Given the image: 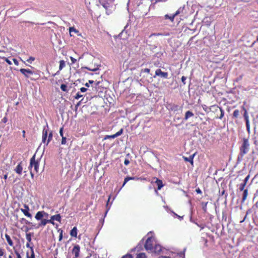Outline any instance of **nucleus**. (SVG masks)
Here are the masks:
<instances>
[{
	"instance_id": "10",
	"label": "nucleus",
	"mask_w": 258,
	"mask_h": 258,
	"mask_svg": "<svg viewBox=\"0 0 258 258\" xmlns=\"http://www.w3.org/2000/svg\"><path fill=\"white\" fill-rule=\"evenodd\" d=\"M80 251V246L79 245H75L72 250V252L75 255L76 257H78L79 256Z\"/></svg>"
},
{
	"instance_id": "64",
	"label": "nucleus",
	"mask_w": 258,
	"mask_h": 258,
	"mask_svg": "<svg viewBox=\"0 0 258 258\" xmlns=\"http://www.w3.org/2000/svg\"><path fill=\"white\" fill-rule=\"evenodd\" d=\"M94 83V81L93 80H89L88 83L89 84H92Z\"/></svg>"
},
{
	"instance_id": "63",
	"label": "nucleus",
	"mask_w": 258,
	"mask_h": 258,
	"mask_svg": "<svg viewBox=\"0 0 258 258\" xmlns=\"http://www.w3.org/2000/svg\"><path fill=\"white\" fill-rule=\"evenodd\" d=\"M7 178H8V175L6 174H5V175H4V178L5 179H7Z\"/></svg>"
},
{
	"instance_id": "60",
	"label": "nucleus",
	"mask_w": 258,
	"mask_h": 258,
	"mask_svg": "<svg viewBox=\"0 0 258 258\" xmlns=\"http://www.w3.org/2000/svg\"><path fill=\"white\" fill-rule=\"evenodd\" d=\"M26 246L27 247L30 248V249H31V247H33L32 246H30L29 242L27 243Z\"/></svg>"
},
{
	"instance_id": "54",
	"label": "nucleus",
	"mask_w": 258,
	"mask_h": 258,
	"mask_svg": "<svg viewBox=\"0 0 258 258\" xmlns=\"http://www.w3.org/2000/svg\"><path fill=\"white\" fill-rule=\"evenodd\" d=\"M174 215H175L176 217H177L180 220H181L183 219V217H181L177 214H175V213H173Z\"/></svg>"
},
{
	"instance_id": "32",
	"label": "nucleus",
	"mask_w": 258,
	"mask_h": 258,
	"mask_svg": "<svg viewBox=\"0 0 258 258\" xmlns=\"http://www.w3.org/2000/svg\"><path fill=\"white\" fill-rule=\"evenodd\" d=\"M219 109L220 110V116L219 117V119H222V117L224 116V110L222 109V108H219Z\"/></svg>"
},
{
	"instance_id": "47",
	"label": "nucleus",
	"mask_w": 258,
	"mask_h": 258,
	"mask_svg": "<svg viewBox=\"0 0 258 258\" xmlns=\"http://www.w3.org/2000/svg\"><path fill=\"white\" fill-rule=\"evenodd\" d=\"M87 90V89L85 87H82L80 88V91L81 92H85Z\"/></svg>"
},
{
	"instance_id": "44",
	"label": "nucleus",
	"mask_w": 258,
	"mask_h": 258,
	"mask_svg": "<svg viewBox=\"0 0 258 258\" xmlns=\"http://www.w3.org/2000/svg\"><path fill=\"white\" fill-rule=\"evenodd\" d=\"M186 79V77H185V76H182V78H181V81L183 83V84L184 85L185 84V80Z\"/></svg>"
},
{
	"instance_id": "40",
	"label": "nucleus",
	"mask_w": 258,
	"mask_h": 258,
	"mask_svg": "<svg viewBox=\"0 0 258 258\" xmlns=\"http://www.w3.org/2000/svg\"><path fill=\"white\" fill-rule=\"evenodd\" d=\"M86 69H88V70H90V71H96L97 70H98V67L95 68H90V67H87Z\"/></svg>"
},
{
	"instance_id": "23",
	"label": "nucleus",
	"mask_w": 258,
	"mask_h": 258,
	"mask_svg": "<svg viewBox=\"0 0 258 258\" xmlns=\"http://www.w3.org/2000/svg\"><path fill=\"white\" fill-rule=\"evenodd\" d=\"M31 256H29L28 252H27V258H35V255H34V252L33 247H31Z\"/></svg>"
},
{
	"instance_id": "50",
	"label": "nucleus",
	"mask_w": 258,
	"mask_h": 258,
	"mask_svg": "<svg viewBox=\"0 0 258 258\" xmlns=\"http://www.w3.org/2000/svg\"><path fill=\"white\" fill-rule=\"evenodd\" d=\"M59 134H60V135L61 136V137H63V128L62 127L60 128Z\"/></svg>"
},
{
	"instance_id": "38",
	"label": "nucleus",
	"mask_w": 258,
	"mask_h": 258,
	"mask_svg": "<svg viewBox=\"0 0 258 258\" xmlns=\"http://www.w3.org/2000/svg\"><path fill=\"white\" fill-rule=\"evenodd\" d=\"M69 30H70V34L72 32H78V31L75 29L74 28V27H70L69 28Z\"/></svg>"
},
{
	"instance_id": "42",
	"label": "nucleus",
	"mask_w": 258,
	"mask_h": 258,
	"mask_svg": "<svg viewBox=\"0 0 258 258\" xmlns=\"http://www.w3.org/2000/svg\"><path fill=\"white\" fill-rule=\"evenodd\" d=\"M170 35V33L169 32H164L162 33V36H169Z\"/></svg>"
},
{
	"instance_id": "26",
	"label": "nucleus",
	"mask_w": 258,
	"mask_h": 258,
	"mask_svg": "<svg viewBox=\"0 0 258 258\" xmlns=\"http://www.w3.org/2000/svg\"><path fill=\"white\" fill-rule=\"evenodd\" d=\"M68 87L65 84H61L60 85V89H61L62 91H64V92H68Z\"/></svg>"
},
{
	"instance_id": "33",
	"label": "nucleus",
	"mask_w": 258,
	"mask_h": 258,
	"mask_svg": "<svg viewBox=\"0 0 258 258\" xmlns=\"http://www.w3.org/2000/svg\"><path fill=\"white\" fill-rule=\"evenodd\" d=\"M245 185V182L242 183L240 184L239 188L240 191H242L244 190Z\"/></svg>"
},
{
	"instance_id": "52",
	"label": "nucleus",
	"mask_w": 258,
	"mask_h": 258,
	"mask_svg": "<svg viewBox=\"0 0 258 258\" xmlns=\"http://www.w3.org/2000/svg\"><path fill=\"white\" fill-rule=\"evenodd\" d=\"M150 71V70L148 68H146L143 70V72L145 73H149Z\"/></svg>"
},
{
	"instance_id": "43",
	"label": "nucleus",
	"mask_w": 258,
	"mask_h": 258,
	"mask_svg": "<svg viewBox=\"0 0 258 258\" xmlns=\"http://www.w3.org/2000/svg\"><path fill=\"white\" fill-rule=\"evenodd\" d=\"M60 230H58L59 231ZM62 239V230H60L59 236V241H61Z\"/></svg>"
},
{
	"instance_id": "57",
	"label": "nucleus",
	"mask_w": 258,
	"mask_h": 258,
	"mask_svg": "<svg viewBox=\"0 0 258 258\" xmlns=\"http://www.w3.org/2000/svg\"><path fill=\"white\" fill-rule=\"evenodd\" d=\"M248 179H249V175L247 176L245 178V179H244V182H245V184H246V182L247 181V180H248Z\"/></svg>"
},
{
	"instance_id": "16",
	"label": "nucleus",
	"mask_w": 258,
	"mask_h": 258,
	"mask_svg": "<svg viewBox=\"0 0 258 258\" xmlns=\"http://www.w3.org/2000/svg\"><path fill=\"white\" fill-rule=\"evenodd\" d=\"M194 116V113L190 111H187L185 112V117L184 118V120H187L189 117Z\"/></svg>"
},
{
	"instance_id": "25",
	"label": "nucleus",
	"mask_w": 258,
	"mask_h": 258,
	"mask_svg": "<svg viewBox=\"0 0 258 258\" xmlns=\"http://www.w3.org/2000/svg\"><path fill=\"white\" fill-rule=\"evenodd\" d=\"M184 7H180L178 10L176 12V13L174 14V15L176 16L178 15H179V14H180L182 12L183 9H184Z\"/></svg>"
},
{
	"instance_id": "22",
	"label": "nucleus",
	"mask_w": 258,
	"mask_h": 258,
	"mask_svg": "<svg viewBox=\"0 0 258 258\" xmlns=\"http://www.w3.org/2000/svg\"><path fill=\"white\" fill-rule=\"evenodd\" d=\"M66 66L65 61L63 60H61L59 61V70H61Z\"/></svg>"
},
{
	"instance_id": "59",
	"label": "nucleus",
	"mask_w": 258,
	"mask_h": 258,
	"mask_svg": "<svg viewBox=\"0 0 258 258\" xmlns=\"http://www.w3.org/2000/svg\"><path fill=\"white\" fill-rule=\"evenodd\" d=\"M196 192L198 193V194H202V191L201 190V189L200 188H198L196 189Z\"/></svg>"
},
{
	"instance_id": "41",
	"label": "nucleus",
	"mask_w": 258,
	"mask_h": 258,
	"mask_svg": "<svg viewBox=\"0 0 258 258\" xmlns=\"http://www.w3.org/2000/svg\"><path fill=\"white\" fill-rule=\"evenodd\" d=\"M61 143L62 145H65L66 144V137H62Z\"/></svg>"
},
{
	"instance_id": "9",
	"label": "nucleus",
	"mask_w": 258,
	"mask_h": 258,
	"mask_svg": "<svg viewBox=\"0 0 258 258\" xmlns=\"http://www.w3.org/2000/svg\"><path fill=\"white\" fill-rule=\"evenodd\" d=\"M123 132V129H120L118 132H117L116 134L113 135H106L104 138V140H107L109 139H114L119 136H120Z\"/></svg>"
},
{
	"instance_id": "8",
	"label": "nucleus",
	"mask_w": 258,
	"mask_h": 258,
	"mask_svg": "<svg viewBox=\"0 0 258 258\" xmlns=\"http://www.w3.org/2000/svg\"><path fill=\"white\" fill-rule=\"evenodd\" d=\"M113 1L114 0H99V3L105 9H107Z\"/></svg>"
},
{
	"instance_id": "18",
	"label": "nucleus",
	"mask_w": 258,
	"mask_h": 258,
	"mask_svg": "<svg viewBox=\"0 0 258 258\" xmlns=\"http://www.w3.org/2000/svg\"><path fill=\"white\" fill-rule=\"evenodd\" d=\"M5 237H6V238L7 241L8 243H9V244L10 246H13V242L10 236L9 235H8L7 234H6Z\"/></svg>"
},
{
	"instance_id": "58",
	"label": "nucleus",
	"mask_w": 258,
	"mask_h": 258,
	"mask_svg": "<svg viewBox=\"0 0 258 258\" xmlns=\"http://www.w3.org/2000/svg\"><path fill=\"white\" fill-rule=\"evenodd\" d=\"M29 169H30V170L31 175L33 177L34 176V173H33L34 171H33L32 169H31L30 168H29Z\"/></svg>"
},
{
	"instance_id": "7",
	"label": "nucleus",
	"mask_w": 258,
	"mask_h": 258,
	"mask_svg": "<svg viewBox=\"0 0 258 258\" xmlns=\"http://www.w3.org/2000/svg\"><path fill=\"white\" fill-rule=\"evenodd\" d=\"M24 209H21V212L27 217L30 218V219H32V215L29 212V208L28 205L25 204L24 205Z\"/></svg>"
},
{
	"instance_id": "39",
	"label": "nucleus",
	"mask_w": 258,
	"mask_h": 258,
	"mask_svg": "<svg viewBox=\"0 0 258 258\" xmlns=\"http://www.w3.org/2000/svg\"><path fill=\"white\" fill-rule=\"evenodd\" d=\"M15 253L16 254L17 258H22L20 254L17 249H15Z\"/></svg>"
},
{
	"instance_id": "28",
	"label": "nucleus",
	"mask_w": 258,
	"mask_h": 258,
	"mask_svg": "<svg viewBox=\"0 0 258 258\" xmlns=\"http://www.w3.org/2000/svg\"><path fill=\"white\" fill-rule=\"evenodd\" d=\"M247 196V190L245 189V190H244L243 193V197H242V201L243 202L245 200V199H246Z\"/></svg>"
},
{
	"instance_id": "45",
	"label": "nucleus",
	"mask_w": 258,
	"mask_h": 258,
	"mask_svg": "<svg viewBox=\"0 0 258 258\" xmlns=\"http://www.w3.org/2000/svg\"><path fill=\"white\" fill-rule=\"evenodd\" d=\"M122 258H133L132 255L127 254L122 257Z\"/></svg>"
},
{
	"instance_id": "17",
	"label": "nucleus",
	"mask_w": 258,
	"mask_h": 258,
	"mask_svg": "<svg viewBox=\"0 0 258 258\" xmlns=\"http://www.w3.org/2000/svg\"><path fill=\"white\" fill-rule=\"evenodd\" d=\"M70 235L72 237H76L77 236V228L76 227H74L70 232Z\"/></svg>"
},
{
	"instance_id": "11",
	"label": "nucleus",
	"mask_w": 258,
	"mask_h": 258,
	"mask_svg": "<svg viewBox=\"0 0 258 258\" xmlns=\"http://www.w3.org/2000/svg\"><path fill=\"white\" fill-rule=\"evenodd\" d=\"M40 222L35 227L36 228H38L40 227H44L47 223H49V222H50V221H49L48 219L43 218L40 219Z\"/></svg>"
},
{
	"instance_id": "14",
	"label": "nucleus",
	"mask_w": 258,
	"mask_h": 258,
	"mask_svg": "<svg viewBox=\"0 0 258 258\" xmlns=\"http://www.w3.org/2000/svg\"><path fill=\"white\" fill-rule=\"evenodd\" d=\"M162 250V247L159 244H155L154 247H153V250H152L150 252L155 253L157 254H159L160 252Z\"/></svg>"
},
{
	"instance_id": "31",
	"label": "nucleus",
	"mask_w": 258,
	"mask_h": 258,
	"mask_svg": "<svg viewBox=\"0 0 258 258\" xmlns=\"http://www.w3.org/2000/svg\"><path fill=\"white\" fill-rule=\"evenodd\" d=\"M184 158L186 161L190 162L191 164H193V156L192 157L190 156L189 158L184 157Z\"/></svg>"
},
{
	"instance_id": "12",
	"label": "nucleus",
	"mask_w": 258,
	"mask_h": 258,
	"mask_svg": "<svg viewBox=\"0 0 258 258\" xmlns=\"http://www.w3.org/2000/svg\"><path fill=\"white\" fill-rule=\"evenodd\" d=\"M20 71L27 78H28L30 75L33 74V72L29 69H21Z\"/></svg>"
},
{
	"instance_id": "49",
	"label": "nucleus",
	"mask_w": 258,
	"mask_h": 258,
	"mask_svg": "<svg viewBox=\"0 0 258 258\" xmlns=\"http://www.w3.org/2000/svg\"><path fill=\"white\" fill-rule=\"evenodd\" d=\"M22 220L24 221H25V223H26V224H32V223H31L30 222H29V221H28L26 220L25 219H24V218H23V219H22Z\"/></svg>"
},
{
	"instance_id": "48",
	"label": "nucleus",
	"mask_w": 258,
	"mask_h": 258,
	"mask_svg": "<svg viewBox=\"0 0 258 258\" xmlns=\"http://www.w3.org/2000/svg\"><path fill=\"white\" fill-rule=\"evenodd\" d=\"M130 163V161L128 159H125V160H124V164L125 165H128V164Z\"/></svg>"
},
{
	"instance_id": "36",
	"label": "nucleus",
	"mask_w": 258,
	"mask_h": 258,
	"mask_svg": "<svg viewBox=\"0 0 258 258\" xmlns=\"http://www.w3.org/2000/svg\"><path fill=\"white\" fill-rule=\"evenodd\" d=\"M34 60H35V58L31 56V57H30L29 58H28L27 60V61L30 63H31Z\"/></svg>"
},
{
	"instance_id": "56",
	"label": "nucleus",
	"mask_w": 258,
	"mask_h": 258,
	"mask_svg": "<svg viewBox=\"0 0 258 258\" xmlns=\"http://www.w3.org/2000/svg\"><path fill=\"white\" fill-rule=\"evenodd\" d=\"M154 35L156 36H162V33H155V34H154Z\"/></svg>"
},
{
	"instance_id": "35",
	"label": "nucleus",
	"mask_w": 258,
	"mask_h": 258,
	"mask_svg": "<svg viewBox=\"0 0 258 258\" xmlns=\"http://www.w3.org/2000/svg\"><path fill=\"white\" fill-rule=\"evenodd\" d=\"M244 119L245 120V121H247V120H249V119H248V114H247V111H246V110H245V111H244Z\"/></svg>"
},
{
	"instance_id": "13",
	"label": "nucleus",
	"mask_w": 258,
	"mask_h": 258,
	"mask_svg": "<svg viewBox=\"0 0 258 258\" xmlns=\"http://www.w3.org/2000/svg\"><path fill=\"white\" fill-rule=\"evenodd\" d=\"M60 220H61V217H60V215L59 214H57V215H55L52 216L50 217V219H49L48 220L50 221V222H49V223L54 224V223L53 221L54 220H55L56 221H58V222H60Z\"/></svg>"
},
{
	"instance_id": "30",
	"label": "nucleus",
	"mask_w": 258,
	"mask_h": 258,
	"mask_svg": "<svg viewBox=\"0 0 258 258\" xmlns=\"http://www.w3.org/2000/svg\"><path fill=\"white\" fill-rule=\"evenodd\" d=\"M239 110L237 109L235 110L233 113V117L236 118L239 116Z\"/></svg>"
},
{
	"instance_id": "61",
	"label": "nucleus",
	"mask_w": 258,
	"mask_h": 258,
	"mask_svg": "<svg viewBox=\"0 0 258 258\" xmlns=\"http://www.w3.org/2000/svg\"><path fill=\"white\" fill-rule=\"evenodd\" d=\"M109 208H110V207H109V208L106 210V212H105V214H104V217H105L106 216V215H107V212H108V211H109Z\"/></svg>"
},
{
	"instance_id": "55",
	"label": "nucleus",
	"mask_w": 258,
	"mask_h": 258,
	"mask_svg": "<svg viewBox=\"0 0 258 258\" xmlns=\"http://www.w3.org/2000/svg\"><path fill=\"white\" fill-rule=\"evenodd\" d=\"M13 60L14 61V63L16 65H18V60L16 59L13 58Z\"/></svg>"
},
{
	"instance_id": "24",
	"label": "nucleus",
	"mask_w": 258,
	"mask_h": 258,
	"mask_svg": "<svg viewBox=\"0 0 258 258\" xmlns=\"http://www.w3.org/2000/svg\"><path fill=\"white\" fill-rule=\"evenodd\" d=\"M175 17V16L174 15V14L173 15H171V16H169L168 15H166L165 16V17L166 19H168L170 20L172 22L173 21Z\"/></svg>"
},
{
	"instance_id": "6",
	"label": "nucleus",
	"mask_w": 258,
	"mask_h": 258,
	"mask_svg": "<svg viewBox=\"0 0 258 258\" xmlns=\"http://www.w3.org/2000/svg\"><path fill=\"white\" fill-rule=\"evenodd\" d=\"M156 76L167 79L168 78V74L167 72H162L160 69H157L155 71V75L154 77H155Z\"/></svg>"
},
{
	"instance_id": "51",
	"label": "nucleus",
	"mask_w": 258,
	"mask_h": 258,
	"mask_svg": "<svg viewBox=\"0 0 258 258\" xmlns=\"http://www.w3.org/2000/svg\"><path fill=\"white\" fill-rule=\"evenodd\" d=\"M4 254V250L2 248H0V256H3Z\"/></svg>"
},
{
	"instance_id": "15",
	"label": "nucleus",
	"mask_w": 258,
	"mask_h": 258,
	"mask_svg": "<svg viewBox=\"0 0 258 258\" xmlns=\"http://www.w3.org/2000/svg\"><path fill=\"white\" fill-rule=\"evenodd\" d=\"M15 172L21 175L22 173L23 170V166H22V162H20L18 165L16 166V168L14 169Z\"/></svg>"
},
{
	"instance_id": "1",
	"label": "nucleus",
	"mask_w": 258,
	"mask_h": 258,
	"mask_svg": "<svg viewBox=\"0 0 258 258\" xmlns=\"http://www.w3.org/2000/svg\"><path fill=\"white\" fill-rule=\"evenodd\" d=\"M249 144L248 139H243L242 144L240 148V153L238 156V160H241L243 156L249 151Z\"/></svg>"
},
{
	"instance_id": "27",
	"label": "nucleus",
	"mask_w": 258,
	"mask_h": 258,
	"mask_svg": "<svg viewBox=\"0 0 258 258\" xmlns=\"http://www.w3.org/2000/svg\"><path fill=\"white\" fill-rule=\"evenodd\" d=\"M31 236H32V233H26V239L27 240V241L29 242H31V241L32 240Z\"/></svg>"
},
{
	"instance_id": "29",
	"label": "nucleus",
	"mask_w": 258,
	"mask_h": 258,
	"mask_svg": "<svg viewBox=\"0 0 258 258\" xmlns=\"http://www.w3.org/2000/svg\"><path fill=\"white\" fill-rule=\"evenodd\" d=\"M136 258H147V256L144 253H140L137 254Z\"/></svg>"
},
{
	"instance_id": "2",
	"label": "nucleus",
	"mask_w": 258,
	"mask_h": 258,
	"mask_svg": "<svg viewBox=\"0 0 258 258\" xmlns=\"http://www.w3.org/2000/svg\"><path fill=\"white\" fill-rule=\"evenodd\" d=\"M155 244H156V243L154 237H148L145 244V249L150 252L153 250Z\"/></svg>"
},
{
	"instance_id": "53",
	"label": "nucleus",
	"mask_w": 258,
	"mask_h": 258,
	"mask_svg": "<svg viewBox=\"0 0 258 258\" xmlns=\"http://www.w3.org/2000/svg\"><path fill=\"white\" fill-rule=\"evenodd\" d=\"M5 61L7 62V63H8L9 64H12V63L11 62V60H10L9 59H8V58H6V60Z\"/></svg>"
},
{
	"instance_id": "5",
	"label": "nucleus",
	"mask_w": 258,
	"mask_h": 258,
	"mask_svg": "<svg viewBox=\"0 0 258 258\" xmlns=\"http://www.w3.org/2000/svg\"><path fill=\"white\" fill-rule=\"evenodd\" d=\"M48 125L47 124L46 126H44L43 129L42 133V143L46 146V142L48 138Z\"/></svg>"
},
{
	"instance_id": "21",
	"label": "nucleus",
	"mask_w": 258,
	"mask_h": 258,
	"mask_svg": "<svg viewBox=\"0 0 258 258\" xmlns=\"http://www.w3.org/2000/svg\"><path fill=\"white\" fill-rule=\"evenodd\" d=\"M135 179V177H127L125 178L122 187L124 186V185L126 183V182H128L129 180H134Z\"/></svg>"
},
{
	"instance_id": "46",
	"label": "nucleus",
	"mask_w": 258,
	"mask_h": 258,
	"mask_svg": "<svg viewBox=\"0 0 258 258\" xmlns=\"http://www.w3.org/2000/svg\"><path fill=\"white\" fill-rule=\"evenodd\" d=\"M70 59H71V60L72 61V63H75L76 62V61H77L76 59L74 58V57H73L72 56L70 57Z\"/></svg>"
},
{
	"instance_id": "3",
	"label": "nucleus",
	"mask_w": 258,
	"mask_h": 258,
	"mask_svg": "<svg viewBox=\"0 0 258 258\" xmlns=\"http://www.w3.org/2000/svg\"><path fill=\"white\" fill-rule=\"evenodd\" d=\"M39 162L38 161L35 160V155H34L30 159L29 168L32 169L34 168L33 171L37 173L39 171Z\"/></svg>"
},
{
	"instance_id": "34",
	"label": "nucleus",
	"mask_w": 258,
	"mask_h": 258,
	"mask_svg": "<svg viewBox=\"0 0 258 258\" xmlns=\"http://www.w3.org/2000/svg\"><path fill=\"white\" fill-rule=\"evenodd\" d=\"M246 130H247L248 133H250V124H249V120H247V121H246Z\"/></svg>"
},
{
	"instance_id": "4",
	"label": "nucleus",
	"mask_w": 258,
	"mask_h": 258,
	"mask_svg": "<svg viewBox=\"0 0 258 258\" xmlns=\"http://www.w3.org/2000/svg\"><path fill=\"white\" fill-rule=\"evenodd\" d=\"M48 217V213L45 212L44 211H38L36 214L35 218L37 220L39 221L42 218L47 219Z\"/></svg>"
},
{
	"instance_id": "37",
	"label": "nucleus",
	"mask_w": 258,
	"mask_h": 258,
	"mask_svg": "<svg viewBox=\"0 0 258 258\" xmlns=\"http://www.w3.org/2000/svg\"><path fill=\"white\" fill-rule=\"evenodd\" d=\"M82 96H83V95H81V94L79 93V92H78V93L76 94V96H75V98L76 99H79V98H81V97H82Z\"/></svg>"
},
{
	"instance_id": "62",
	"label": "nucleus",
	"mask_w": 258,
	"mask_h": 258,
	"mask_svg": "<svg viewBox=\"0 0 258 258\" xmlns=\"http://www.w3.org/2000/svg\"><path fill=\"white\" fill-rule=\"evenodd\" d=\"M159 258H170V257L169 256H160Z\"/></svg>"
},
{
	"instance_id": "20",
	"label": "nucleus",
	"mask_w": 258,
	"mask_h": 258,
	"mask_svg": "<svg viewBox=\"0 0 258 258\" xmlns=\"http://www.w3.org/2000/svg\"><path fill=\"white\" fill-rule=\"evenodd\" d=\"M52 132L51 131H50L49 133H48V138L46 142V146L48 145L49 143L52 139Z\"/></svg>"
},
{
	"instance_id": "19",
	"label": "nucleus",
	"mask_w": 258,
	"mask_h": 258,
	"mask_svg": "<svg viewBox=\"0 0 258 258\" xmlns=\"http://www.w3.org/2000/svg\"><path fill=\"white\" fill-rule=\"evenodd\" d=\"M156 183L158 186V189L160 190L163 186V184L162 183V181L158 179H156Z\"/></svg>"
}]
</instances>
